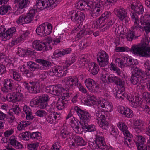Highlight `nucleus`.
Returning <instances> with one entry per match:
<instances>
[{
    "mask_svg": "<svg viewBox=\"0 0 150 150\" xmlns=\"http://www.w3.org/2000/svg\"><path fill=\"white\" fill-rule=\"evenodd\" d=\"M76 61V58L74 56L70 57L69 58H67L65 62L66 66H65L64 67H67V70H68V67L72 65Z\"/></svg>",
    "mask_w": 150,
    "mask_h": 150,
    "instance_id": "nucleus-48",
    "label": "nucleus"
},
{
    "mask_svg": "<svg viewBox=\"0 0 150 150\" xmlns=\"http://www.w3.org/2000/svg\"><path fill=\"white\" fill-rule=\"evenodd\" d=\"M130 16L132 21L134 22V25L132 27L130 30L133 33H134L136 35L137 32L139 31L140 29L143 28H144L145 30H146V27H144L143 25H142L140 23V21L139 22L137 15L134 13H132L130 14Z\"/></svg>",
    "mask_w": 150,
    "mask_h": 150,
    "instance_id": "nucleus-9",
    "label": "nucleus"
},
{
    "mask_svg": "<svg viewBox=\"0 0 150 150\" xmlns=\"http://www.w3.org/2000/svg\"><path fill=\"white\" fill-rule=\"evenodd\" d=\"M11 10V6L8 4L4 5L0 7V14L4 15L7 13H9Z\"/></svg>",
    "mask_w": 150,
    "mask_h": 150,
    "instance_id": "nucleus-35",
    "label": "nucleus"
},
{
    "mask_svg": "<svg viewBox=\"0 0 150 150\" xmlns=\"http://www.w3.org/2000/svg\"><path fill=\"white\" fill-rule=\"evenodd\" d=\"M35 61L41 65L40 66V69L41 70H47L51 65V62H50L46 60L38 59H36Z\"/></svg>",
    "mask_w": 150,
    "mask_h": 150,
    "instance_id": "nucleus-22",
    "label": "nucleus"
},
{
    "mask_svg": "<svg viewBox=\"0 0 150 150\" xmlns=\"http://www.w3.org/2000/svg\"><path fill=\"white\" fill-rule=\"evenodd\" d=\"M39 146V143L37 142L30 143L27 145V148L29 150H37Z\"/></svg>",
    "mask_w": 150,
    "mask_h": 150,
    "instance_id": "nucleus-60",
    "label": "nucleus"
},
{
    "mask_svg": "<svg viewBox=\"0 0 150 150\" xmlns=\"http://www.w3.org/2000/svg\"><path fill=\"white\" fill-rule=\"evenodd\" d=\"M89 62L88 59L83 55L78 59L76 67V68L84 67L86 64H87L88 65Z\"/></svg>",
    "mask_w": 150,
    "mask_h": 150,
    "instance_id": "nucleus-29",
    "label": "nucleus"
},
{
    "mask_svg": "<svg viewBox=\"0 0 150 150\" xmlns=\"http://www.w3.org/2000/svg\"><path fill=\"white\" fill-rule=\"evenodd\" d=\"M118 77L112 74L106 73L102 75L101 77L102 81L104 82L115 83Z\"/></svg>",
    "mask_w": 150,
    "mask_h": 150,
    "instance_id": "nucleus-20",
    "label": "nucleus"
},
{
    "mask_svg": "<svg viewBox=\"0 0 150 150\" xmlns=\"http://www.w3.org/2000/svg\"><path fill=\"white\" fill-rule=\"evenodd\" d=\"M23 85L25 88L30 93L36 94L40 92V86L38 85V84H36L34 82L28 83L25 81L23 83Z\"/></svg>",
    "mask_w": 150,
    "mask_h": 150,
    "instance_id": "nucleus-16",
    "label": "nucleus"
},
{
    "mask_svg": "<svg viewBox=\"0 0 150 150\" xmlns=\"http://www.w3.org/2000/svg\"><path fill=\"white\" fill-rule=\"evenodd\" d=\"M31 122L29 121H22L20 122L18 125L17 128L19 131L21 130L23 128L25 127L30 125Z\"/></svg>",
    "mask_w": 150,
    "mask_h": 150,
    "instance_id": "nucleus-47",
    "label": "nucleus"
},
{
    "mask_svg": "<svg viewBox=\"0 0 150 150\" xmlns=\"http://www.w3.org/2000/svg\"><path fill=\"white\" fill-rule=\"evenodd\" d=\"M70 132L68 131L66 126L62 127L60 132V136L63 138H65L69 136Z\"/></svg>",
    "mask_w": 150,
    "mask_h": 150,
    "instance_id": "nucleus-44",
    "label": "nucleus"
},
{
    "mask_svg": "<svg viewBox=\"0 0 150 150\" xmlns=\"http://www.w3.org/2000/svg\"><path fill=\"white\" fill-rule=\"evenodd\" d=\"M41 134L38 132H30V139L33 140H39L41 138Z\"/></svg>",
    "mask_w": 150,
    "mask_h": 150,
    "instance_id": "nucleus-58",
    "label": "nucleus"
},
{
    "mask_svg": "<svg viewBox=\"0 0 150 150\" xmlns=\"http://www.w3.org/2000/svg\"><path fill=\"white\" fill-rule=\"evenodd\" d=\"M68 103L67 101H64L61 99L59 98L55 103L56 108L58 110H62L67 107V104Z\"/></svg>",
    "mask_w": 150,
    "mask_h": 150,
    "instance_id": "nucleus-32",
    "label": "nucleus"
},
{
    "mask_svg": "<svg viewBox=\"0 0 150 150\" xmlns=\"http://www.w3.org/2000/svg\"><path fill=\"white\" fill-rule=\"evenodd\" d=\"M67 67L63 66H56L52 67L50 70L49 74L53 76L54 75L59 77L65 76L67 74Z\"/></svg>",
    "mask_w": 150,
    "mask_h": 150,
    "instance_id": "nucleus-7",
    "label": "nucleus"
},
{
    "mask_svg": "<svg viewBox=\"0 0 150 150\" xmlns=\"http://www.w3.org/2000/svg\"><path fill=\"white\" fill-rule=\"evenodd\" d=\"M74 110L81 120L80 123L82 125L83 129H86L88 132H93L96 130V127L94 124L88 125L91 116L87 111L83 110L77 106L74 107Z\"/></svg>",
    "mask_w": 150,
    "mask_h": 150,
    "instance_id": "nucleus-3",
    "label": "nucleus"
},
{
    "mask_svg": "<svg viewBox=\"0 0 150 150\" xmlns=\"http://www.w3.org/2000/svg\"><path fill=\"white\" fill-rule=\"evenodd\" d=\"M117 126L119 129L123 132L124 135L129 134L130 133L128 130V127L126 124L120 121L118 122Z\"/></svg>",
    "mask_w": 150,
    "mask_h": 150,
    "instance_id": "nucleus-30",
    "label": "nucleus"
},
{
    "mask_svg": "<svg viewBox=\"0 0 150 150\" xmlns=\"http://www.w3.org/2000/svg\"><path fill=\"white\" fill-rule=\"evenodd\" d=\"M66 120L69 119L70 124L75 132L77 133H80L79 130V124L80 122L78 120H75V118L74 117L70 111L69 113L66 118Z\"/></svg>",
    "mask_w": 150,
    "mask_h": 150,
    "instance_id": "nucleus-13",
    "label": "nucleus"
},
{
    "mask_svg": "<svg viewBox=\"0 0 150 150\" xmlns=\"http://www.w3.org/2000/svg\"><path fill=\"white\" fill-rule=\"evenodd\" d=\"M144 44L134 45L132 46L131 49L132 52L134 54L137 56H142L143 54V50L144 47Z\"/></svg>",
    "mask_w": 150,
    "mask_h": 150,
    "instance_id": "nucleus-19",
    "label": "nucleus"
},
{
    "mask_svg": "<svg viewBox=\"0 0 150 150\" xmlns=\"http://www.w3.org/2000/svg\"><path fill=\"white\" fill-rule=\"evenodd\" d=\"M103 23V21L99 18L93 22H91L90 26L92 29H97L101 28V24Z\"/></svg>",
    "mask_w": 150,
    "mask_h": 150,
    "instance_id": "nucleus-33",
    "label": "nucleus"
},
{
    "mask_svg": "<svg viewBox=\"0 0 150 150\" xmlns=\"http://www.w3.org/2000/svg\"><path fill=\"white\" fill-rule=\"evenodd\" d=\"M35 5L38 9L40 10L44 9L43 0H37L36 4Z\"/></svg>",
    "mask_w": 150,
    "mask_h": 150,
    "instance_id": "nucleus-63",
    "label": "nucleus"
},
{
    "mask_svg": "<svg viewBox=\"0 0 150 150\" xmlns=\"http://www.w3.org/2000/svg\"><path fill=\"white\" fill-rule=\"evenodd\" d=\"M69 16L73 22L76 23H79V21H83L85 18V15L83 13L74 10L70 12Z\"/></svg>",
    "mask_w": 150,
    "mask_h": 150,
    "instance_id": "nucleus-11",
    "label": "nucleus"
},
{
    "mask_svg": "<svg viewBox=\"0 0 150 150\" xmlns=\"http://www.w3.org/2000/svg\"><path fill=\"white\" fill-rule=\"evenodd\" d=\"M71 95V93L66 92L61 94V96L59 99H61L62 100L67 101V99L70 97Z\"/></svg>",
    "mask_w": 150,
    "mask_h": 150,
    "instance_id": "nucleus-64",
    "label": "nucleus"
},
{
    "mask_svg": "<svg viewBox=\"0 0 150 150\" xmlns=\"http://www.w3.org/2000/svg\"><path fill=\"white\" fill-rule=\"evenodd\" d=\"M94 7L91 11V16L96 18L100 15L103 10L102 1L101 0H81L75 4V7L81 10H87Z\"/></svg>",
    "mask_w": 150,
    "mask_h": 150,
    "instance_id": "nucleus-1",
    "label": "nucleus"
},
{
    "mask_svg": "<svg viewBox=\"0 0 150 150\" xmlns=\"http://www.w3.org/2000/svg\"><path fill=\"white\" fill-rule=\"evenodd\" d=\"M46 121L50 124L55 123L60 118V115L56 112H54L52 114H49L46 117Z\"/></svg>",
    "mask_w": 150,
    "mask_h": 150,
    "instance_id": "nucleus-21",
    "label": "nucleus"
},
{
    "mask_svg": "<svg viewBox=\"0 0 150 150\" xmlns=\"http://www.w3.org/2000/svg\"><path fill=\"white\" fill-rule=\"evenodd\" d=\"M18 86H14L13 81L11 79H7L3 82V86L1 88L2 91L4 93L14 91Z\"/></svg>",
    "mask_w": 150,
    "mask_h": 150,
    "instance_id": "nucleus-8",
    "label": "nucleus"
},
{
    "mask_svg": "<svg viewBox=\"0 0 150 150\" xmlns=\"http://www.w3.org/2000/svg\"><path fill=\"white\" fill-rule=\"evenodd\" d=\"M36 116L40 117H46L47 115V113L45 110H38L35 113Z\"/></svg>",
    "mask_w": 150,
    "mask_h": 150,
    "instance_id": "nucleus-62",
    "label": "nucleus"
},
{
    "mask_svg": "<svg viewBox=\"0 0 150 150\" xmlns=\"http://www.w3.org/2000/svg\"><path fill=\"white\" fill-rule=\"evenodd\" d=\"M119 112L128 118H131L133 115L132 111L127 107L121 106L118 110Z\"/></svg>",
    "mask_w": 150,
    "mask_h": 150,
    "instance_id": "nucleus-25",
    "label": "nucleus"
},
{
    "mask_svg": "<svg viewBox=\"0 0 150 150\" xmlns=\"http://www.w3.org/2000/svg\"><path fill=\"white\" fill-rule=\"evenodd\" d=\"M96 56L97 61L100 66L104 67L108 65L109 62V56L105 51H103L99 52Z\"/></svg>",
    "mask_w": 150,
    "mask_h": 150,
    "instance_id": "nucleus-10",
    "label": "nucleus"
},
{
    "mask_svg": "<svg viewBox=\"0 0 150 150\" xmlns=\"http://www.w3.org/2000/svg\"><path fill=\"white\" fill-rule=\"evenodd\" d=\"M85 85L90 91L94 93H97L100 87L99 85L93 79L88 78L85 81Z\"/></svg>",
    "mask_w": 150,
    "mask_h": 150,
    "instance_id": "nucleus-12",
    "label": "nucleus"
},
{
    "mask_svg": "<svg viewBox=\"0 0 150 150\" xmlns=\"http://www.w3.org/2000/svg\"><path fill=\"white\" fill-rule=\"evenodd\" d=\"M46 25L44 23L39 25L36 29L37 34L41 36H45V30L46 28Z\"/></svg>",
    "mask_w": 150,
    "mask_h": 150,
    "instance_id": "nucleus-37",
    "label": "nucleus"
},
{
    "mask_svg": "<svg viewBox=\"0 0 150 150\" xmlns=\"http://www.w3.org/2000/svg\"><path fill=\"white\" fill-rule=\"evenodd\" d=\"M137 37L135 35L134 33H133L132 31L129 30L127 32L126 34V38L127 40L129 41H132L134 39H136Z\"/></svg>",
    "mask_w": 150,
    "mask_h": 150,
    "instance_id": "nucleus-59",
    "label": "nucleus"
},
{
    "mask_svg": "<svg viewBox=\"0 0 150 150\" xmlns=\"http://www.w3.org/2000/svg\"><path fill=\"white\" fill-rule=\"evenodd\" d=\"M64 89L60 85H51L46 87L45 91L47 93L59 96L62 93Z\"/></svg>",
    "mask_w": 150,
    "mask_h": 150,
    "instance_id": "nucleus-17",
    "label": "nucleus"
},
{
    "mask_svg": "<svg viewBox=\"0 0 150 150\" xmlns=\"http://www.w3.org/2000/svg\"><path fill=\"white\" fill-rule=\"evenodd\" d=\"M16 88L14 92L6 95V99L7 101L15 103L23 100V95L20 92L21 90L20 87L18 86Z\"/></svg>",
    "mask_w": 150,
    "mask_h": 150,
    "instance_id": "nucleus-5",
    "label": "nucleus"
},
{
    "mask_svg": "<svg viewBox=\"0 0 150 150\" xmlns=\"http://www.w3.org/2000/svg\"><path fill=\"white\" fill-rule=\"evenodd\" d=\"M136 138L137 141L135 142L136 146H137V143L140 144V145H141V144L142 145L145 144L144 143L146 141V139L144 137L139 135L136 136Z\"/></svg>",
    "mask_w": 150,
    "mask_h": 150,
    "instance_id": "nucleus-55",
    "label": "nucleus"
},
{
    "mask_svg": "<svg viewBox=\"0 0 150 150\" xmlns=\"http://www.w3.org/2000/svg\"><path fill=\"white\" fill-rule=\"evenodd\" d=\"M95 139L96 145L99 149L102 150H114L112 148H108L105 143L103 133L100 130L97 131Z\"/></svg>",
    "mask_w": 150,
    "mask_h": 150,
    "instance_id": "nucleus-4",
    "label": "nucleus"
},
{
    "mask_svg": "<svg viewBox=\"0 0 150 150\" xmlns=\"http://www.w3.org/2000/svg\"><path fill=\"white\" fill-rule=\"evenodd\" d=\"M123 60L124 65L125 64L127 66H131L134 67V65H135L138 64L137 60L132 59L128 56L123 57Z\"/></svg>",
    "mask_w": 150,
    "mask_h": 150,
    "instance_id": "nucleus-24",
    "label": "nucleus"
},
{
    "mask_svg": "<svg viewBox=\"0 0 150 150\" xmlns=\"http://www.w3.org/2000/svg\"><path fill=\"white\" fill-rule=\"evenodd\" d=\"M88 69L92 74L96 75L99 71V67L97 64L94 62H89Z\"/></svg>",
    "mask_w": 150,
    "mask_h": 150,
    "instance_id": "nucleus-26",
    "label": "nucleus"
},
{
    "mask_svg": "<svg viewBox=\"0 0 150 150\" xmlns=\"http://www.w3.org/2000/svg\"><path fill=\"white\" fill-rule=\"evenodd\" d=\"M30 0H15V3L18 6V10L22 9L29 4Z\"/></svg>",
    "mask_w": 150,
    "mask_h": 150,
    "instance_id": "nucleus-27",
    "label": "nucleus"
},
{
    "mask_svg": "<svg viewBox=\"0 0 150 150\" xmlns=\"http://www.w3.org/2000/svg\"><path fill=\"white\" fill-rule=\"evenodd\" d=\"M44 24L46 25V28L45 30V36L50 34L52 30V24L48 22L44 23Z\"/></svg>",
    "mask_w": 150,
    "mask_h": 150,
    "instance_id": "nucleus-54",
    "label": "nucleus"
},
{
    "mask_svg": "<svg viewBox=\"0 0 150 150\" xmlns=\"http://www.w3.org/2000/svg\"><path fill=\"white\" fill-rule=\"evenodd\" d=\"M133 71H134V72H133L132 75L137 77L140 78L141 79H142L143 80L144 79V72L141 69H139L136 68L135 69L134 68Z\"/></svg>",
    "mask_w": 150,
    "mask_h": 150,
    "instance_id": "nucleus-40",
    "label": "nucleus"
},
{
    "mask_svg": "<svg viewBox=\"0 0 150 150\" xmlns=\"http://www.w3.org/2000/svg\"><path fill=\"white\" fill-rule=\"evenodd\" d=\"M74 141L75 144L78 146H84L86 145L87 142L81 136L77 135L74 138Z\"/></svg>",
    "mask_w": 150,
    "mask_h": 150,
    "instance_id": "nucleus-31",
    "label": "nucleus"
},
{
    "mask_svg": "<svg viewBox=\"0 0 150 150\" xmlns=\"http://www.w3.org/2000/svg\"><path fill=\"white\" fill-rule=\"evenodd\" d=\"M9 141L10 145L15 148L21 149L23 147L22 144L17 140L16 137L14 136H12L10 137Z\"/></svg>",
    "mask_w": 150,
    "mask_h": 150,
    "instance_id": "nucleus-23",
    "label": "nucleus"
},
{
    "mask_svg": "<svg viewBox=\"0 0 150 150\" xmlns=\"http://www.w3.org/2000/svg\"><path fill=\"white\" fill-rule=\"evenodd\" d=\"M142 98L146 102L145 105H150V93L147 92H144L142 95Z\"/></svg>",
    "mask_w": 150,
    "mask_h": 150,
    "instance_id": "nucleus-49",
    "label": "nucleus"
},
{
    "mask_svg": "<svg viewBox=\"0 0 150 150\" xmlns=\"http://www.w3.org/2000/svg\"><path fill=\"white\" fill-rule=\"evenodd\" d=\"M126 137V138H124L123 142L125 145L129 147V145L130 144L132 140V135L130 134L127 135H124Z\"/></svg>",
    "mask_w": 150,
    "mask_h": 150,
    "instance_id": "nucleus-51",
    "label": "nucleus"
},
{
    "mask_svg": "<svg viewBox=\"0 0 150 150\" xmlns=\"http://www.w3.org/2000/svg\"><path fill=\"white\" fill-rule=\"evenodd\" d=\"M10 73L12 75L13 79L16 81H19L21 78V74L19 71L14 69H12L10 70Z\"/></svg>",
    "mask_w": 150,
    "mask_h": 150,
    "instance_id": "nucleus-41",
    "label": "nucleus"
},
{
    "mask_svg": "<svg viewBox=\"0 0 150 150\" xmlns=\"http://www.w3.org/2000/svg\"><path fill=\"white\" fill-rule=\"evenodd\" d=\"M141 78L137 77L133 75H132L130 79L133 85H138L141 83Z\"/></svg>",
    "mask_w": 150,
    "mask_h": 150,
    "instance_id": "nucleus-57",
    "label": "nucleus"
},
{
    "mask_svg": "<svg viewBox=\"0 0 150 150\" xmlns=\"http://www.w3.org/2000/svg\"><path fill=\"white\" fill-rule=\"evenodd\" d=\"M97 123L100 127L103 129L107 130L108 128L109 124L107 121L105 120L98 121Z\"/></svg>",
    "mask_w": 150,
    "mask_h": 150,
    "instance_id": "nucleus-50",
    "label": "nucleus"
},
{
    "mask_svg": "<svg viewBox=\"0 0 150 150\" xmlns=\"http://www.w3.org/2000/svg\"><path fill=\"white\" fill-rule=\"evenodd\" d=\"M115 21V18H112L110 21H108L104 25L101 26L102 31H105L108 30L114 23Z\"/></svg>",
    "mask_w": 150,
    "mask_h": 150,
    "instance_id": "nucleus-36",
    "label": "nucleus"
},
{
    "mask_svg": "<svg viewBox=\"0 0 150 150\" xmlns=\"http://www.w3.org/2000/svg\"><path fill=\"white\" fill-rule=\"evenodd\" d=\"M96 98L94 96H91L89 99H86L84 100L85 104L86 105L91 106L96 104Z\"/></svg>",
    "mask_w": 150,
    "mask_h": 150,
    "instance_id": "nucleus-42",
    "label": "nucleus"
},
{
    "mask_svg": "<svg viewBox=\"0 0 150 150\" xmlns=\"http://www.w3.org/2000/svg\"><path fill=\"white\" fill-rule=\"evenodd\" d=\"M144 47L143 50V54L142 56L146 57H150V47H147L145 44H144Z\"/></svg>",
    "mask_w": 150,
    "mask_h": 150,
    "instance_id": "nucleus-56",
    "label": "nucleus"
},
{
    "mask_svg": "<svg viewBox=\"0 0 150 150\" xmlns=\"http://www.w3.org/2000/svg\"><path fill=\"white\" fill-rule=\"evenodd\" d=\"M50 98L46 94L42 95L37 98L33 99L30 102V105L32 107H39L42 109L46 108V109L49 112H52L56 108L55 102H53L50 105L48 106V102Z\"/></svg>",
    "mask_w": 150,
    "mask_h": 150,
    "instance_id": "nucleus-2",
    "label": "nucleus"
},
{
    "mask_svg": "<svg viewBox=\"0 0 150 150\" xmlns=\"http://www.w3.org/2000/svg\"><path fill=\"white\" fill-rule=\"evenodd\" d=\"M131 8L134 11V12H131L136 14L137 13L139 15L143 14L144 12V7L141 3L139 1L133 0L131 4Z\"/></svg>",
    "mask_w": 150,
    "mask_h": 150,
    "instance_id": "nucleus-15",
    "label": "nucleus"
},
{
    "mask_svg": "<svg viewBox=\"0 0 150 150\" xmlns=\"http://www.w3.org/2000/svg\"><path fill=\"white\" fill-rule=\"evenodd\" d=\"M19 138L22 140L25 141H28L30 138V132L26 131L21 133L19 135Z\"/></svg>",
    "mask_w": 150,
    "mask_h": 150,
    "instance_id": "nucleus-45",
    "label": "nucleus"
},
{
    "mask_svg": "<svg viewBox=\"0 0 150 150\" xmlns=\"http://www.w3.org/2000/svg\"><path fill=\"white\" fill-rule=\"evenodd\" d=\"M107 101V100L102 98H101L96 101V105L99 109H104Z\"/></svg>",
    "mask_w": 150,
    "mask_h": 150,
    "instance_id": "nucleus-43",
    "label": "nucleus"
},
{
    "mask_svg": "<svg viewBox=\"0 0 150 150\" xmlns=\"http://www.w3.org/2000/svg\"><path fill=\"white\" fill-rule=\"evenodd\" d=\"M114 12L120 21H124L126 23H128L130 20V18L127 16L126 11L122 8H115Z\"/></svg>",
    "mask_w": 150,
    "mask_h": 150,
    "instance_id": "nucleus-14",
    "label": "nucleus"
},
{
    "mask_svg": "<svg viewBox=\"0 0 150 150\" xmlns=\"http://www.w3.org/2000/svg\"><path fill=\"white\" fill-rule=\"evenodd\" d=\"M144 122L142 120L140 119L136 120L134 122V129L138 133L142 132L143 129Z\"/></svg>",
    "mask_w": 150,
    "mask_h": 150,
    "instance_id": "nucleus-28",
    "label": "nucleus"
},
{
    "mask_svg": "<svg viewBox=\"0 0 150 150\" xmlns=\"http://www.w3.org/2000/svg\"><path fill=\"white\" fill-rule=\"evenodd\" d=\"M16 31V29L14 27L6 30L4 27H0V38L1 40L6 41L9 40L15 33Z\"/></svg>",
    "mask_w": 150,
    "mask_h": 150,
    "instance_id": "nucleus-6",
    "label": "nucleus"
},
{
    "mask_svg": "<svg viewBox=\"0 0 150 150\" xmlns=\"http://www.w3.org/2000/svg\"><path fill=\"white\" fill-rule=\"evenodd\" d=\"M19 36L18 38L21 42L27 38L29 32L28 31H22V30L19 31Z\"/></svg>",
    "mask_w": 150,
    "mask_h": 150,
    "instance_id": "nucleus-46",
    "label": "nucleus"
},
{
    "mask_svg": "<svg viewBox=\"0 0 150 150\" xmlns=\"http://www.w3.org/2000/svg\"><path fill=\"white\" fill-rule=\"evenodd\" d=\"M20 71L23 75L25 74L27 77L30 78L33 76V73L30 70L26 69L25 67L23 65L20 67Z\"/></svg>",
    "mask_w": 150,
    "mask_h": 150,
    "instance_id": "nucleus-38",
    "label": "nucleus"
},
{
    "mask_svg": "<svg viewBox=\"0 0 150 150\" xmlns=\"http://www.w3.org/2000/svg\"><path fill=\"white\" fill-rule=\"evenodd\" d=\"M27 64L28 68L31 71H34L40 69V66L33 61L28 62Z\"/></svg>",
    "mask_w": 150,
    "mask_h": 150,
    "instance_id": "nucleus-34",
    "label": "nucleus"
},
{
    "mask_svg": "<svg viewBox=\"0 0 150 150\" xmlns=\"http://www.w3.org/2000/svg\"><path fill=\"white\" fill-rule=\"evenodd\" d=\"M33 47V48L37 51H47L51 50L52 48L49 45H46L44 42H41L40 40H35L32 43Z\"/></svg>",
    "mask_w": 150,
    "mask_h": 150,
    "instance_id": "nucleus-18",
    "label": "nucleus"
},
{
    "mask_svg": "<svg viewBox=\"0 0 150 150\" xmlns=\"http://www.w3.org/2000/svg\"><path fill=\"white\" fill-rule=\"evenodd\" d=\"M116 85L118 86L119 90L122 92L124 91L125 90V83L124 81L121 79L117 77L116 81L114 83Z\"/></svg>",
    "mask_w": 150,
    "mask_h": 150,
    "instance_id": "nucleus-39",
    "label": "nucleus"
},
{
    "mask_svg": "<svg viewBox=\"0 0 150 150\" xmlns=\"http://www.w3.org/2000/svg\"><path fill=\"white\" fill-rule=\"evenodd\" d=\"M111 13L109 11H106L103 13L99 18L103 22V21L109 18L111 19Z\"/></svg>",
    "mask_w": 150,
    "mask_h": 150,
    "instance_id": "nucleus-52",
    "label": "nucleus"
},
{
    "mask_svg": "<svg viewBox=\"0 0 150 150\" xmlns=\"http://www.w3.org/2000/svg\"><path fill=\"white\" fill-rule=\"evenodd\" d=\"M105 112H104L98 111L96 113V119L98 121H102L105 120Z\"/></svg>",
    "mask_w": 150,
    "mask_h": 150,
    "instance_id": "nucleus-53",
    "label": "nucleus"
},
{
    "mask_svg": "<svg viewBox=\"0 0 150 150\" xmlns=\"http://www.w3.org/2000/svg\"><path fill=\"white\" fill-rule=\"evenodd\" d=\"M103 110L107 112H111L113 110L112 104L107 100Z\"/></svg>",
    "mask_w": 150,
    "mask_h": 150,
    "instance_id": "nucleus-61",
    "label": "nucleus"
}]
</instances>
